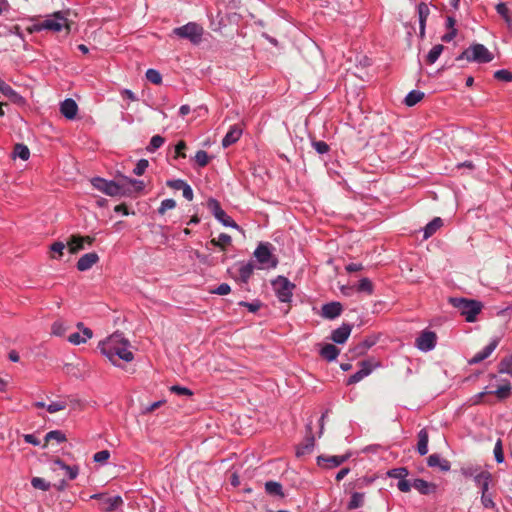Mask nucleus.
Here are the masks:
<instances>
[{
    "mask_svg": "<svg viewBox=\"0 0 512 512\" xmlns=\"http://www.w3.org/2000/svg\"><path fill=\"white\" fill-rule=\"evenodd\" d=\"M436 334L432 331H424L420 334V336L416 339V346L421 351H430L436 345Z\"/></svg>",
    "mask_w": 512,
    "mask_h": 512,
    "instance_id": "nucleus-13",
    "label": "nucleus"
},
{
    "mask_svg": "<svg viewBox=\"0 0 512 512\" xmlns=\"http://www.w3.org/2000/svg\"><path fill=\"white\" fill-rule=\"evenodd\" d=\"M427 463L430 467H439L441 471H449L451 468L450 462L446 459H441L437 454L430 455Z\"/></svg>",
    "mask_w": 512,
    "mask_h": 512,
    "instance_id": "nucleus-24",
    "label": "nucleus"
},
{
    "mask_svg": "<svg viewBox=\"0 0 512 512\" xmlns=\"http://www.w3.org/2000/svg\"><path fill=\"white\" fill-rule=\"evenodd\" d=\"M148 166H149L148 160L141 159L137 162L135 168L133 169V173L138 176H141L145 172V170L147 169Z\"/></svg>",
    "mask_w": 512,
    "mask_h": 512,
    "instance_id": "nucleus-58",
    "label": "nucleus"
},
{
    "mask_svg": "<svg viewBox=\"0 0 512 512\" xmlns=\"http://www.w3.org/2000/svg\"><path fill=\"white\" fill-rule=\"evenodd\" d=\"M91 184L95 189L108 196H117L124 193V186L112 180L108 181L101 177H94L91 179Z\"/></svg>",
    "mask_w": 512,
    "mask_h": 512,
    "instance_id": "nucleus-7",
    "label": "nucleus"
},
{
    "mask_svg": "<svg viewBox=\"0 0 512 512\" xmlns=\"http://www.w3.org/2000/svg\"><path fill=\"white\" fill-rule=\"evenodd\" d=\"M85 239L83 236L73 235L67 242L69 252L75 254L84 248Z\"/></svg>",
    "mask_w": 512,
    "mask_h": 512,
    "instance_id": "nucleus-30",
    "label": "nucleus"
},
{
    "mask_svg": "<svg viewBox=\"0 0 512 512\" xmlns=\"http://www.w3.org/2000/svg\"><path fill=\"white\" fill-rule=\"evenodd\" d=\"M451 304L458 309L468 322H474L476 315L480 313L482 304L476 300H468L465 298H451Z\"/></svg>",
    "mask_w": 512,
    "mask_h": 512,
    "instance_id": "nucleus-3",
    "label": "nucleus"
},
{
    "mask_svg": "<svg viewBox=\"0 0 512 512\" xmlns=\"http://www.w3.org/2000/svg\"><path fill=\"white\" fill-rule=\"evenodd\" d=\"M424 98V93L419 90L410 91L404 99V103L408 107H412Z\"/></svg>",
    "mask_w": 512,
    "mask_h": 512,
    "instance_id": "nucleus-34",
    "label": "nucleus"
},
{
    "mask_svg": "<svg viewBox=\"0 0 512 512\" xmlns=\"http://www.w3.org/2000/svg\"><path fill=\"white\" fill-rule=\"evenodd\" d=\"M496 11H497V13H498V14H500V15L504 18L505 22H506L509 26H511V24H512V18H511V16H510V10H509V9H508V7L506 6V4H505V3H503V2L498 3V4L496 5Z\"/></svg>",
    "mask_w": 512,
    "mask_h": 512,
    "instance_id": "nucleus-41",
    "label": "nucleus"
},
{
    "mask_svg": "<svg viewBox=\"0 0 512 512\" xmlns=\"http://www.w3.org/2000/svg\"><path fill=\"white\" fill-rule=\"evenodd\" d=\"M254 271V265L252 263H247L245 265H242L239 269V279L243 283H247L250 279L251 275Z\"/></svg>",
    "mask_w": 512,
    "mask_h": 512,
    "instance_id": "nucleus-39",
    "label": "nucleus"
},
{
    "mask_svg": "<svg viewBox=\"0 0 512 512\" xmlns=\"http://www.w3.org/2000/svg\"><path fill=\"white\" fill-rule=\"evenodd\" d=\"M364 504V494L359 492H354L351 496V499L347 505L349 510L357 509Z\"/></svg>",
    "mask_w": 512,
    "mask_h": 512,
    "instance_id": "nucleus-40",
    "label": "nucleus"
},
{
    "mask_svg": "<svg viewBox=\"0 0 512 512\" xmlns=\"http://www.w3.org/2000/svg\"><path fill=\"white\" fill-rule=\"evenodd\" d=\"M357 290L359 292H365L367 294L373 293V284L368 278H363L359 281Z\"/></svg>",
    "mask_w": 512,
    "mask_h": 512,
    "instance_id": "nucleus-47",
    "label": "nucleus"
},
{
    "mask_svg": "<svg viewBox=\"0 0 512 512\" xmlns=\"http://www.w3.org/2000/svg\"><path fill=\"white\" fill-rule=\"evenodd\" d=\"M499 342L500 338L498 337L492 339L491 342L486 347H484L482 351H479L471 359H469L468 363L470 365H474L487 359L492 354V352L497 348Z\"/></svg>",
    "mask_w": 512,
    "mask_h": 512,
    "instance_id": "nucleus-14",
    "label": "nucleus"
},
{
    "mask_svg": "<svg viewBox=\"0 0 512 512\" xmlns=\"http://www.w3.org/2000/svg\"><path fill=\"white\" fill-rule=\"evenodd\" d=\"M210 157L204 150L197 151L195 161L200 167H205L209 163Z\"/></svg>",
    "mask_w": 512,
    "mask_h": 512,
    "instance_id": "nucleus-49",
    "label": "nucleus"
},
{
    "mask_svg": "<svg viewBox=\"0 0 512 512\" xmlns=\"http://www.w3.org/2000/svg\"><path fill=\"white\" fill-rule=\"evenodd\" d=\"M0 92L15 103L22 101V97L5 82L0 84Z\"/></svg>",
    "mask_w": 512,
    "mask_h": 512,
    "instance_id": "nucleus-32",
    "label": "nucleus"
},
{
    "mask_svg": "<svg viewBox=\"0 0 512 512\" xmlns=\"http://www.w3.org/2000/svg\"><path fill=\"white\" fill-rule=\"evenodd\" d=\"M265 491L270 496H276V497H280V498L285 497V494L283 492V487L277 481H267L265 483Z\"/></svg>",
    "mask_w": 512,
    "mask_h": 512,
    "instance_id": "nucleus-26",
    "label": "nucleus"
},
{
    "mask_svg": "<svg viewBox=\"0 0 512 512\" xmlns=\"http://www.w3.org/2000/svg\"><path fill=\"white\" fill-rule=\"evenodd\" d=\"M494 455L497 463H502L504 461V454L502 450L501 440H498L494 447Z\"/></svg>",
    "mask_w": 512,
    "mask_h": 512,
    "instance_id": "nucleus-60",
    "label": "nucleus"
},
{
    "mask_svg": "<svg viewBox=\"0 0 512 512\" xmlns=\"http://www.w3.org/2000/svg\"><path fill=\"white\" fill-rule=\"evenodd\" d=\"M498 372L500 374H508L512 377V355L504 357L499 365Z\"/></svg>",
    "mask_w": 512,
    "mask_h": 512,
    "instance_id": "nucleus-36",
    "label": "nucleus"
},
{
    "mask_svg": "<svg viewBox=\"0 0 512 512\" xmlns=\"http://www.w3.org/2000/svg\"><path fill=\"white\" fill-rule=\"evenodd\" d=\"M99 261V256L95 252L82 255L77 261L76 267L79 271H87Z\"/></svg>",
    "mask_w": 512,
    "mask_h": 512,
    "instance_id": "nucleus-18",
    "label": "nucleus"
},
{
    "mask_svg": "<svg viewBox=\"0 0 512 512\" xmlns=\"http://www.w3.org/2000/svg\"><path fill=\"white\" fill-rule=\"evenodd\" d=\"M66 330L67 328L62 321H55L51 327V332L55 336H63Z\"/></svg>",
    "mask_w": 512,
    "mask_h": 512,
    "instance_id": "nucleus-50",
    "label": "nucleus"
},
{
    "mask_svg": "<svg viewBox=\"0 0 512 512\" xmlns=\"http://www.w3.org/2000/svg\"><path fill=\"white\" fill-rule=\"evenodd\" d=\"M481 503H482L483 507L486 509H492L495 507V503H494L492 496L489 492H482Z\"/></svg>",
    "mask_w": 512,
    "mask_h": 512,
    "instance_id": "nucleus-54",
    "label": "nucleus"
},
{
    "mask_svg": "<svg viewBox=\"0 0 512 512\" xmlns=\"http://www.w3.org/2000/svg\"><path fill=\"white\" fill-rule=\"evenodd\" d=\"M428 431L426 428L421 429L418 432V443H417V451L420 455H426L428 453Z\"/></svg>",
    "mask_w": 512,
    "mask_h": 512,
    "instance_id": "nucleus-25",
    "label": "nucleus"
},
{
    "mask_svg": "<svg viewBox=\"0 0 512 512\" xmlns=\"http://www.w3.org/2000/svg\"><path fill=\"white\" fill-rule=\"evenodd\" d=\"M77 111L78 106L73 99H65L60 105V112L67 119H74Z\"/></svg>",
    "mask_w": 512,
    "mask_h": 512,
    "instance_id": "nucleus-20",
    "label": "nucleus"
},
{
    "mask_svg": "<svg viewBox=\"0 0 512 512\" xmlns=\"http://www.w3.org/2000/svg\"><path fill=\"white\" fill-rule=\"evenodd\" d=\"M110 457V453L108 450H101L94 454L93 460L96 463L105 464Z\"/></svg>",
    "mask_w": 512,
    "mask_h": 512,
    "instance_id": "nucleus-56",
    "label": "nucleus"
},
{
    "mask_svg": "<svg viewBox=\"0 0 512 512\" xmlns=\"http://www.w3.org/2000/svg\"><path fill=\"white\" fill-rule=\"evenodd\" d=\"M414 489L419 491L421 494L427 495L433 492L436 486L432 483H429L423 479H415L412 483Z\"/></svg>",
    "mask_w": 512,
    "mask_h": 512,
    "instance_id": "nucleus-28",
    "label": "nucleus"
},
{
    "mask_svg": "<svg viewBox=\"0 0 512 512\" xmlns=\"http://www.w3.org/2000/svg\"><path fill=\"white\" fill-rule=\"evenodd\" d=\"M492 479V475L489 471H480L475 476V483L480 487L481 493L489 491V485Z\"/></svg>",
    "mask_w": 512,
    "mask_h": 512,
    "instance_id": "nucleus-23",
    "label": "nucleus"
},
{
    "mask_svg": "<svg viewBox=\"0 0 512 512\" xmlns=\"http://www.w3.org/2000/svg\"><path fill=\"white\" fill-rule=\"evenodd\" d=\"M492 53L483 44H473L463 51L456 60L466 59L478 63H488L493 60Z\"/></svg>",
    "mask_w": 512,
    "mask_h": 512,
    "instance_id": "nucleus-4",
    "label": "nucleus"
},
{
    "mask_svg": "<svg viewBox=\"0 0 512 512\" xmlns=\"http://www.w3.org/2000/svg\"><path fill=\"white\" fill-rule=\"evenodd\" d=\"M186 149V143L184 141H179L176 146H175V153H176V158L177 157H182V158H185L186 157V154L184 153V150Z\"/></svg>",
    "mask_w": 512,
    "mask_h": 512,
    "instance_id": "nucleus-64",
    "label": "nucleus"
},
{
    "mask_svg": "<svg viewBox=\"0 0 512 512\" xmlns=\"http://www.w3.org/2000/svg\"><path fill=\"white\" fill-rule=\"evenodd\" d=\"M342 310L340 302H330L322 306L321 315L326 319H335L342 313Z\"/></svg>",
    "mask_w": 512,
    "mask_h": 512,
    "instance_id": "nucleus-19",
    "label": "nucleus"
},
{
    "mask_svg": "<svg viewBox=\"0 0 512 512\" xmlns=\"http://www.w3.org/2000/svg\"><path fill=\"white\" fill-rule=\"evenodd\" d=\"M69 10L57 11L48 16L45 19L40 20L34 23L30 31L31 32H41L43 30H49L52 32H60L63 29H66L67 32L70 31L69 24Z\"/></svg>",
    "mask_w": 512,
    "mask_h": 512,
    "instance_id": "nucleus-2",
    "label": "nucleus"
},
{
    "mask_svg": "<svg viewBox=\"0 0 512 512\" xmlns=\"http://www.w3.org/2000/svg\"><path fill=\"white\" fill-rule=\"evenodd\" d=\"M77 328L80 332H75L69 335L68 341L73 345H80L86 343L92 338L93 332L90 328L85 327L82 322L77 323Z\"/></svg>",
    "mask_w": 512,
    "mask_h": 512,
    "instance_id": "nucleus-12",
    "label": "nucleus"
},
{
    "mask_svg": "<svg viewBox=\"0 0 512 512\" xmlns=\"http://www.w3.org/2000/svg\"><path fill=\"white\" fill-rule=\"evenodd\" d=\"M167 186L175 189V190H182V188L185 186L186 182L181 179L176 180H169L167 181Z\"/></svg>",
    "mask_w": 512,
    "mask_h": 512,
    "instance_id": "nucleus-63",
    "label": "nucleus"
},
{
    "mask_svg": "<svg viewBox=\"0 0 512 512\" xmlns=\"http://www.w3.org/2000/svg\"><path fill=\"white\" fill-rule=\"evenodd\" d=\"M53 440L58 443H62L64 441H66V436L63 432H61L59 430H52L46 434L45 441L49 442V441H53Z\"/></svg>",
    "mask_w": 512,
    "mask_h": 512,
    "instance_id": "nucleus-43",
    "label": "nucleus"
},
{
    "mask_svg": "<svg viewBox=\"0 0 512 512\" xmlns=\"http://www.w3.org/2000/svg\"><path fill=\"white\" fill-rule=\"evenodd\" d=\"M494 77L497 80L505 81V82H511L512 81V72L506 69L497 70L494 73Z\"/></svg>",
    "mask_w": 512,
    "mask_h": 512,
    "instance_id": "nucleus-53",
    "label": "nucleus"
},
{
    "mask_svg": "<svg viewBox=\"0 0 512 512\" xmlns=\"http://www.w3.org/2000/svg\"><path fill=\"white\" fill-rule=\"evenodd\" d=\"M54 464L65 470L70 480H74L79 474L78 466L66 465L61 459L54 460Z\"/></svg>",
    "mask_w": 512,
    "mask_h": 512,
    "instance_id": "nucleus-33",
    "label": "nucleus"
},
{
    "mask_svg": "<svg viewBox=\"0 0 512 512\" xmlns=\"http://www.w3.org/2000/svg\"><path fill=\"white\" fill-rule=\"evenodd\" d=\"M176 207V201L174 199H165L161 202L158 208V213L163 215L167 210H171Z\"/></svg>",
    "mask_w": 512,
    "mask_h": 512,
    "instance_id": "nucleus-51",
    "label": "nucleus"
},
{
    "mask_svg": "<svg viewBox=\"0 0 512 512\" xmlns=\"http://www.w3.org/2000/svg\"><path fill=\"white\" fill-rule=\"evenodd\" d=\"M312 145L319 154H324L329 150L328 144L324 141H314Z\"/></svg>",
    "mask_w": 512,
    "mask_h": 512,
    "instance_id": "nucleus-62",
    "label": "nucleus"
},
{
    "mask_svg": "<svg viewBox=\"0 0 512 512\" xmlns=\"http://www.w3.org/2000/svg\"><path fill=\"white\" fill-rule=\"evenodd\" d=\"M307 430H308L309 435L305 438L303 444H301V446L298 448V451H297L298 456L310 453L314 447L315 438L312 435L311 422L309 424H307Z\"/></svg>",
    "mask_w": 512,
    "mask_h": 512,
    "instance_id": "nucleus-22",
    "label": "nucleus"
},
{
    "mask_svg": "<svg viewBox=\"0 0 512 512\" xmlns=\"http://www.w3.org/2000/svg\"><path fill=\"white\" fill-rule=\"evenodd\" d=\"M242 135V129L239 125H233L222 140V146L224 148L236 143Z\"/></svg>",
    "mask_w": 512,
    "mask_h": 512,
    "instance_id": "nucleus-21",
    "label": "nucleus"
},
{
    "mask_svg": "<svg viewBox=\"0 0 512 512\" xmlns=\"http://www.w3.org/2000/svg\"><path fill=\"white\" fill-rule=\"evenodd\" d=\"M164 142L165 139L162 136L154 135L146 149L148 152H154L156 149L160 148Z\"/></svg>",
    "mask_w": 512,
    "mask_h": 512,
    "instance_id": "nucleus-44",
    "label": "nucleus"
},
{
    "mask_svg": "<svg viewBox=\"0 0 512 512\" xmlns=\"http://www.w3.org/2000/svg\"><path fill=\"white\" fill-rule=\"evenodd\" d=\"M207 206L214 217L226 227H237L235 221L229 217L221 208L220 203L216 199H209Z\"/></svg>",
    "mask_w": 512,
    "mask_h": 512,
    "instance_id": "nucleus-9",
    "label": "nucleus"
},
{
    "mask_svg": "<svg viewBox=\"0 0 512 512\" xmlns=\"http://www.w3.org/2000/svg\"><path fill=\"white\" fill-rule=\"evenodd\" d=\"M146 78L155 85H159L162 82L161 74L155 69H148L146 71Z\"/></svg>",
    "mask_w": 512,
    "mask_h": 512,
    "instance_id": "nucleus-46",
    "label": "nucleus"
},
{
    "mask_svg": "<svg viewBox=\"0 0 512 512\" xmlns=\"http://www.w3.org/2000/svg\"><path fill=\"white\" fill-rule=\"evenodd\" d=\"M169 390L172 393H175V394L181 395V396H192L193 395V392L190 389H188L186 387L179 386V385H173L169 388Z\"/></svg>",
    "mask_w": 512,
    "mask_h": 512,
    "instance_id": "nucleus-57",
    "label": "nucleus"
},
{
    "mask_svg": "<svg viewBox=\"0 0 512 512\" xmlns=\"http://www.w3.org/2000/svg\"><path fill=\"white\" fill-rule=\"evenodd\" d=\"M340 350L333 344H326L322 347L320 354L328 361H333L339 355Z\"/></svg>",
    "mask_w": 512,
    "mask_h": 512,
    "instance_id": "nucleus-31",
    "label": "nucleus"
},
{
    "mask_svg": "<svg viewBox=\"0 0 512 512\" xmlns=\"http://www.w3.org/2000/svg\"><path fill=\"white\" fill-rule=\"evenodd\" d=\"M480 471H482L480 469V467L475 466V465H468V466L461 468V473L464 477H466V478L470 477V478H473L474 480H475V476H477V474H479Z\"/></svg>",
    "mask_w": 512,
    "mask_h": 512,
    "instance_id": "nucleus-45",
    "label": "nucleus"
},
{
    "mask_svg": "<svg viewBox=\"0 0 512 512\" xmlns=\"http://www.w3.org/2000/svg\"><path fill=\"white\" fill-rule=\"evenodd\" d=\"M231 237L226 233H221L218 238H213L210 243L216 247H219L222 250H225L226 247L231 243Z\"/></svg>",
    "mask_w": 512,
    "mask_h": 512,
    "instance_id": "nucleus-38",
    "label": "nucleus"
},
{
    "mask_svg": "<svg viewBox=\"0 0 512 512\" xmlns=\"http://www.w3.org/2000/svg\"><path fill=\"white\" fill-rule=\"evenodd\" d=\"M443 49H444V46L441 44H437V45L433 46L426 56V63L427 64L435 63L438 60L439 56L441 55Z\"/></svg>",
    "mask_w": 512,
    "mask_h": 512,
    "instance_id": "nucleus-37",
    "label": "nucleus"
},
{
    "mask_svg": "<svg viewBox=\"0 0 512 512\" xmlns=\"http://www.w3.org/2000/svg\"><path fill=\"white\" fill-rule=\"evenodd\" d=\"M430 10L426 3L422 2L418 5L419 24H420V35L423 36L425 33L426 20L429 16Z\"/></svg>",
    "mask_w": 512,
    "mask_h": 512,
    "instance_id": "nucleus-27",
    "label": "nucleus"
},
{
    "mask_svg": "<svg viewBox=\"0 0 512 512\" xmlns=\"http://www.w3.org/2000/svg\"><path fill=\"white\" fill-rule=\"evenodd\" d=\"M272 287L281 302L289 303L291 301L292 291L295 285L286 277L278 276L272 281Z\"/></svg>",
    "mask_w": 512,
    "mask_h": 512,
    "instance_id": "nucleus-6",
    "label": "nucleus"
},
{
    "mask_svg": "<svg viewBox=\"0 0 512 512\" xmlns=\"http://www.w3.org/2000/svg\"><path fill=\"white\" fill-rule=\"evenodd\" d=\"M511 388L512 387H511L510 383L507 382V383L499 386L495 391H487V390L482 391V392L476 394L471 399L472 404H479L481 402H488V403H490L489 400H484V398H485V396L492 395V394L496 395L497 398L500 399V400L506 399L510 395V393H511Z\"/></svg>",
    "mask_w": 512,
    "mask_h": 512,
    "instance_id": "nucleus-8",
    "label": "nucleus"
},
{
    "mask_svg": "<svg viewBox=\"0 0 512 512\" xmlns=\"http://www.w3.org/2000/svg\"><path fill=\"white\" fill-rule=\"evenodd\" d=\"M31 485L35 489H40V490H43V491H47L50 488V483L45 481L43 478H40V477L32 478Z\"/></svg>",
    "mask_w": 512,
    "mask_h": 512,
    "instance_id": "nucleus-48",
    "label": "nucleus"
},
{
    "mask_svg": "<svg viewBox=\"0 0 512 512\" xmlns=\"http://www.w3.org/2000/svg\"><path fill=\"white\" fill-rule=\"evenodd\" d=\"M388 475L392 478H398L399 480H401L408 475V471L406 468H397L389 471Z\"/></svg>",
    "mask_w": 512,
    "mask_h": 512,
    "instance_id": "nucleus-59",
    "label": "nucleus"
},
{
    "mask_svg": "<svg viewBox=\"0 0 512 512\" xmlns=\"http://www.w3.org/2000/svg\"><path fill=\"white\" fill-rule=\"evenodd\" d=\"M352 331V325L343 323L339 328L333 330L331 340L337 344H344Z\"/></svg>",
    "mask_w": 512,
    "mask_h": 512,
    "instance_id": "nucleus-17",
    "label": "nucleus"
},
{
    "mask_svg": "<svg viewBox=\"0 0 512 512\" xmlns=\"http://www.w3.org/2000/svg\"><path fill=\"white\" fill-rule=\"evenodd\" d=\"M360 370L351 375L347 380V385H352L360 382L364 377L368 376L373 369V363L369 360L360 362Z\"/></svg>",
    "mask_w": 512,
    "mask_h": 512,
    "instance_id": "nucleus-16",
    "label": "nucleus"
},
{
    "mask_svg": "<svg viewBox=\"0 0 512 512\" xmlns=\"http://www.w3.org/2000/svg\"><path fill=\"white\" fill-rule=\"evenodd\" d=\"M80 364H81L80 362H77V363H66L63 366V370H64V372L66 374L78 378V377L81 376L80 369H79Z\"/></svg>",
    "mask_w": 512,
    "mask_h": 512,
    "instance_id": "nucleus-42",
    "label": "nucleus"
},
{
    "mask_svg": "<svg viewBox=\"0 0 512 512\" xmlns=\"http://www.w3.org/2000/svg\"><path fill=\"white\" fill-rule=\"evenodd\" d=\"M91 498L99 501V509L105 512H110L123 504L120 496H108L106 494H94Z\"/></svg>",
    "mask_w": 512,
    "mask_h": 512,
    "instance_id": "nucleus-11",
    "label": "nucleus"
},
{
    "mask_svg": "<svg viewBox=\"0 0 512 512\" xmlns=\"http://www.w3.org/2000/svg\"><path fill=\"white\" fill-rule=\"evenodd\" d=\"M254 256L257 261L263 265L264 268H275L277 259L271 254L269 244L261 243L255 250Z\"/></svg>",
    "mask_w": 512,
    "mask_h": 512,
    "instance_id": "nucleus-10",
    "label": "nucleus"
},
{
    "mask_svg": "<svg viewBox=\"0 0 512 512\" xmlns=\"http://www.w3.org/2000/svg\"><path fill=\"white\" fill-rule=\"evenodd\" d=\"M30 157V151L24 144L18 143L14 146L13 158H20L21 160H28Z\"/></svg>",
    "mask_w": 512,
    "mask_h": 512,
    "instance_id": "nucleus-35",
    "label": "nucleus"
},
{
    "mask_svg": "<svg viewBox=\"0 0 512 512\" xmlns=\"http://www.w3.org/2000/svg\"><path fill=\"white\" fill-rule=\"evenodd\" d=\"M103 356L116 367H125L128 362V340L123 332L116 331L98 343Z\"/></svg>",
    "mask_w": 512,
    "mask_h": 512,
    "instance_id": "nucleus-1",
    "label": "nucleus"
},
{
    "mask_svg": "<svg viewBox=\"0 0 512 512\" xmlns=\"http://www.w3.org/2000/svg\"><path fill=\"white\" fill-rule=\"evenodd\" d=\"M442 226H443V220L440 217H435L424 228V236H423L424 240H427L429 237H431Z\"/></svg>",
    "mask_w": 512,
    "mask_h": 512,
    "instance_id": "nucleus-29",
    "label": "nucleus"
},
{
    "mask_svg": "<svg viewBox=\"0 0 512 512\" xmlns=\"http://www.w3.org/2000/svg\"><path fill=\"white\" fill-rule=\"evenodd\" d=\"M67 404L64 401H55L47 405L46 409L49 413H56L58 411L64 410Z\"/></svg>",
    "mask_w": 512,
    "mask_h": 512,
    "instance_id": "nucleus-55",
    "label": "nucleus"
},
{
    "mask_svg": "<svg viewBox=\"0 0 512 512\" xmlns=\"http://www.w3.org/2000/svg\"><path fill=\"white\" fill-rule=\"evenodd\" d=\"M203 32V28L194 22H189L188 24L177 27L173 30L175 35L181 38L189 39L194 44H197L201 41Z\"/></svg>",
    "mask_w": 512,
    "mask_h": 512,
    "instance_id": "nucleus-5",
    "label": "nucleus"
},
{
    "mask_svg": "<svg viewBox=\"0 0 512 512\" xmlns=\"http://www.w3.org/2000/svg\"><path fill=\"white\" fill-rule=\"evenodd\" d=\"M350 457V454H345L341 456H318L317 463L319 466L325 467V468H334L340 466L342 463H344L346 460H348Z\"/></svg>",
    "mask_w": 512,
    "mask_h": 512,
    "instance_id": "nucleus-15",
    "label": "nucleus"
},
{
    "mask_svg": "<svg viewBox=\"0 0 512 512\" xmlns=\"http://www.w3.org/2000/svg\"><path fill=\"white\" fill-rule=\"evenodd\" d=\"M145 186L146 184L143 180L130 179V194L132 192H135L137 194L141 193L144 190Z\"/></svg>",
    "mask_w": 512,
    "mask_h": 512,
    "instance_id": "nucleus-52",
    "label": "nucleus"
},
{
    "mask_svg": "<svg viewBox=\"0 0 512 512\" xmlns=\"http://www.w3.org/2000/svg\"><path fill=\"white\" fill-rule=\"evenodd\" d=\"M65 249V244L63 242H60V241H57V242H54L51 246H50V250L54 253H57L58 254V257L56 256H53V258H59L63 255V250Z\"/></svg>",
    "mask_w": 512,
    "mask_h": 512,
    "instance_id": "nucleus-61",
    "label": "nucleus"
}]
</instances>
